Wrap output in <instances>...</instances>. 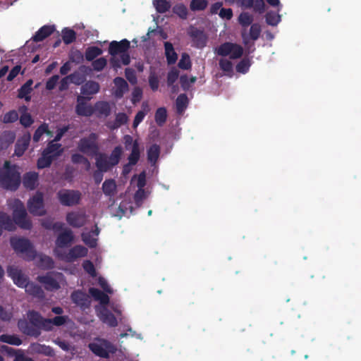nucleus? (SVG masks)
Instances as JSON below:
<instances>
[{
    "label": "nucleus",
    "instance_id": "obj_30",
    "mask_svg": "<svg viewBox=\"0 0 361 361\" xmlns=\"http://www.w3.org/2000/svg\"><path fill=\"white\" fill-rule=\"evenodd\" d=\"M36 259L37 265L43 269H50L54 267V261L47 255L39 254L35 255L34 259Z\"/></svg>",
    "mask_w": 361,
    "mask_h": 361
},
{
    "label": "nucleus",
    "instance_id": "obj_20",
    "mask_svg": "<svg viewBox=\"0 0 361 361\" xmlns=\"http://www.w3.org/2000/svg\"><path fill=\"white\" fill-rule=\"evenodd\" d=\"M188 33L192 39L195 47L197 48H202L206 45L207 37L202 30L191 26L188 29Z\"/></svg>",
    "mask_w": 361,
    "mask_h": 361
},
{
    "label": "nucleus",
    "instance_id": "obj_8",
    "mask_svg": "<svg viewBox=\"0 0 361 361\" xmlns=\"http://www.w3.org/2000/svg\"><path fill=\"white\" fill-rule=\"evenodd\" d=\"M8 205L13 210L15 224L23 229H30L32 224L27 218V212L23 203L14 199L8 200Z\"/></svg>",
    "mask_w": 361,
    "mask_h": 361
},
{
    "label": "nucleus",
    "instance_id": "obj_22",
    "mask_svg": "<svg viewBox=\"0 0 361 361\" xmlns=\"http://www.w3.org/2000/svg\"><path fill=\"white\" fill-rule=\"evenodd\" d=\"M28 351L31 354H42L50 357L54 355V350L51 347L38 343H32L29 346Z\"/></svg>",
    "mask_w": 361,
    "mask_h": 361
},
{
    "label": "nucleus",
    "instance_id": "obj_43",
    "mask_svg": "<svg viewBox=\"0 0 361 361\" xmlns=\"http://www.w3.org/2000/svg\"><path fill=\"white\" fill-rule=\"evenodd\" d=\"M102 50L97 47H88L85 54V56L87 61H93L96 57L100 56L102 54Z\"/></svg>",
    "mask_w": 361,
    "mask_h": 361
},
{
    "label": "nucleus",
    "instance_id": "obj_23",
    "mask_svg": "<svg viewBox=\"0 0 361 361\" xmlns=\"http://www.w3.org/2000/svg\"><path fill=\"white\" fill-rule=\"evenodd\" d=\"M30 141V135L24 134L19 138L16 144L14 155L21 157L27 149Z\"/></svg>",
    "mask_w": 361,
    "mask_h": 361
},
{
    "label": "nucleus",
    "instance_id": "obj_25",
    "mask_svg": "<svg viewBox=\"0 0 361 361\" xmlns=\"http://www.w3.org/2000/svg\"><path fill=\"white\" fill-rule=\"evenodd\" d=\"M99 233V230L97 227L91 232H83L82 233V241L90 247H95L97 246Z\"/></svg>",
    "mask_w": 361,
    "mask_h": 361
},
{
    "label": "nucleus",
    "instance_id": "obj_47",
    "mask_svg": "<svg viewBox=\"0 0 361 361\" xmlns=\"http://www.w3.org/2000/svg\"><path fill=\"white\" fill-rule=\"evenodd\" d=\"M167 111L164 107L157 109L155 112L154 118L155 121L159 126H162L166 121Z\"/></svg>",
    "mask_w": 361,
    "mask_h": 361
},
{
    "label": "nucleus",
    "instance_id": "obj_61",
    "mask_svg": "<svg viewBox=\"0 0 361 361\" xmlns=\"http://www.w3.org/2000/svg\"><path fill=\"white\" fill-rule=\"evenodd\" d=\"M69 78L71 83L75 85H80L85 80V76L79 72H75L71 75H69Z\"/></svg>",
    "mask_w": 361,
    "mask_h": 361
},
{
    "label": "nucleus",
    "instance_id": "obj_49",
    "mask_svg": "<svg viewBox=\"0 0 361 361\" xmlns=\"http://www.w3.org/2000/svg\"><path fill=\"white\" fill-rule=\"evenodd\" d=\"M153 4L159 13H165L170 7V2L166 0H154Z\"/></svg>",
    "mask_w": 361,
    "mask_h": 361
},
{
    "label": "nucleus",
    "instance_id": "obj_59",
    "mask_svg": "<svg viewBox=\"0 0 361 361\" xmlns=\"http://www.w3.org/2000/svg\"><path fill=\"white\" fill-rule=\"evenodd\" d=\"M82 267H83L84 270L87 273H88L92 277L93 279L96 276H98L96 273V270H95L93 263L92 262H90V260L84 261V262L82 264Z\"/></svg>",
    "mask_w": 361,
    "mask_h": 361
},
{
    "label": "nucleus",
    "instance_id": "obj_28",
    "mask_svg": "<svg viewBox=\"0 0 361 361\" xmlns=\"http://www.w3.org/2000/svg\"><path fill=\"white\" fill-rule=\"evenodd\" d=\"M261 33V27L257 23H254L251 25V27L250 28V32L248 35H246L245 32H243V42L245 44H247L249 43V40L251 39L252 41H255L259 37V35Z\"/></svg>",
    "mask_w": 361,
    "mask_h": 361
},
{
    "label": "nucleus",
    "instance_id": "obj_24",
    "mask_svg": "<svg viewBox=\"0 0 361 361\" xmlns=\"http://www.w3.org/2000/svg\"><path fill=\"white\" fill-rule=\"evenodd\" d=\"M56 27L54 25H45L36 32L35 35L32 37V39L35 42H41L46 37L51 35Z\"/></svg>",
    "mask_w": 361,
    "mask_h": 361
},
{
    "label": "nucleus",
    "instance_id": "obj_41",
    "mask_svg": "<svg viewBox=\"0 0 361 361\" xmlns=\"http://www.w3.org/2000/svg\"><path fill=\"white\" fill-rule=\"evenodd\" d=\"M15 140V134L13 132H5L0 137V149L8 147Z\"/></svg>",
    "mask_w": 361,
    "mask_h": 361
},
{
    "label": "nucleus",
    "instance_id": "obj_57",
    "mask_svg": "<svg viewBox=\"0 0 361 361\" xmlns=\"http://www.w3.org/2000/svg\"><path fill=\"white\" fill-rule=\"evenodd\" d=\"M178 66L181 69L188 70L191 67V61L189 55L186 53H183L181 55V58L178 62Z\"/></svg>",
    "mask_w": 361,
    "mask_h": 361
},
{
    "label": "nucleus",
    "instance_id": "obj_17",
    "mask_svg": "<svg viewBox=\"0 0 361 361\" xmlns=\"http://www.w3.org/2000/svg\"><path fill=\"white\" fill-rule=\"evenodd\" d=\"M123 184V183H121L120 181L117 183L113 178L106 179L102 187L103 193L109 198L114 197Z\"/></svg>",
    "mask_w": 361,
    "mask_h": 361
},
{
    "label": "nucleus",
    "instance_id": "obj_38",
    "mask_svg": "<svg viewBox=\"0 0 361 361\" xmlns=\"http://www.w3.org/2000/svg\"><path fill=\"white\" fill-rule=\"evenodd\" d=\"M251 65L252 60L249 58H244L236 64L235 70L239 73L245 74L249 71Z\"/></svg>",
    "mask_w": 361,
    "mask_h": 361
},
{
    "label": "nucleus",
    "instance_id": "obj_21",
    "mask_svg": "<svg viewBox=\"0 0 361 361\" xmlns=\"http://www.w3.org/2000/svg\"><path fill=\"white\" fill-rule=\"evenodd\" d=\"M71 299L75 304L83 310L89 308L91 304L89 295L80 290L73 292L71 295Z\"/></svg>",
    "mask_w": 361,
    "mask_h": 361
},
{
    "label": "nucleus",
    "instance_id": "obj_6",
    "mask_svg": "<svg viewBox=\"0 0 361 361\" xmlns=\"http://www.w3.org/2000/svg\"><path fill=\"white\" fill-rule=\"evenodd\" d=\"M20 183L19 169L16 165H11L6 161L0 170V185L7 190H16Z\"/></svg>",
    "mask_w": 361,
    "mask_h": 361
},
{
    "label": "nucleus",
    "instance_id": "obj_50",
    "mask_svg": "<svg viewBox=\"0 0 361 361\" xmlns=\"http://www.w3.org/2000/svg\"><path fill=\"white\" fill-rule=\"evenodd\" d=\"M188 104V98L185 94H180L178 97L176 102L177 112L181 114L186 109Z\"/></svg>",
    "mask_w": 361,
    "mask_h": 361
},
{
    "label": "nucleus",
    "instance_id": "obj_46",
    "mask_svg": "<svg viewBox=\"0 0 361 361\" xmlns=\"http://www.w3.org/2000/svg\"><path fill=\"white\" fill-rule=\"evenodd\" d=\"M128 121V116L124 113H118L116 116L115 122L113 124H109L111 129H116L121 126L126 124Z\"/></svg>",
    "mask_w": 361,
    "mask_h": 361
},
{
    "label": "nucleus",
    "instance_id": "obj_36",
    "mask_svg": "<svg viewBox=\"0 0 361 361\" xmlns=\"http://www.w3.org/2000/svg\"><path fill=\"white\" fill-rule=\"evenodd\" d=\"M281 11H269L267 13L265 19L266 23L271 26H276L281 21V16L279 14Z\"/></svg>",
    "mask_w": 361,
    "mask_h": 361
},
{
    "label": "nucleus",
    "instance_id": "obj_5",
    "mask_svg": "<svg viewBox=\"0 0 361 361\" xmlns=\"http://www.w3.org/2000/svg\"><path fill=\"white\" fill-rule=\"evenodd\" d=\"M7 273L8 276L13 279V283L20 288H24L27 293L37 298H44V293L42 288L32 282H29L27 277L18 267H8Z\"/></svg>",
    "mask_w": 361,
    "mask_h": 361
},
{
    "label": "nucleus",
    "instance_id": "obj_58",
    "mask_svg": "<svg viewBox=\"0 0 361 361\" xmlns=\"http://www.w3.org/2000/svg\"><path fill=\"white\" fill-rule=\"evenodd\" d=\"M107 64V60L104 57H100L92 61V66L94 71H102Z\"/></svg>",
    "mask_w": 361,
    "mask_h": 361
},
{
    "label": "nucleus",
    "instance_id": "obj_53",
    "mask_svg": "<svg viewBox=\"0 0 361 361\" xmlns=\"http://www.w3.org/2000/svg\"><path fill=\"white\" fill-rule=\"evenodd\" d=\"M127 336H131L133 338H135L136 339L142 341L143 339V336L141 333L137 332L136 331H134L130 326H127L126 331L121 333L119 335V337L121 338H126Z\"/></svg>",
    "mask_w": 361,
    "mask_h": 361
},
{
    "label": "nucleus",
    "instance_id": "obj_31",
    "mask_svg": "<svg viewBox=\"0 0 361 361\" xmlns=\"http://www.w3.org/2000/svg\"><path fill=\"white\" fill-rule=\"evenodd\" d=\"M75 111L80 116H89L93 114L94 109L92 106L83 102L81 97H78Z\"/></svg>",
    "mask_w": 361,
    "mask_h": 361
},
{
    "label": "nucleus",
    "instance_id": "obj_44",
    "mask_svg": "<svg viewBox=\"0 0 361 361\" xmlns=\"http://www.w3.org/2000/svg\"><path fill=\"white\" fill-rule=\"evenodd\" d=\"M0 341L13 345H20L22 343L21 339L16 335L3 334L0 336Z\"/></svg>",
    "mask_w": 361,
    "mask_h": 361
},
{
    "label": "nucleus",
    "instance_id": "obj_26",
    "mask_svg": "<svg viewBox=\"0 0 361 361\" xmlns=\"http://www.w3.org/2000/svg\"><path fill=\"white\" fill-rule=\"evenodd\" d=\"M100 86L98 82L88 81L81 87V94L86 97L90 98L91 95L97 94L99 91Z\"/></svg>",
    "mask_w": 361,
    "mask_h": 361
},
{
    "label": "nucleus",
    "instance_id": "obj_40",
    "mask_svg": "<svg viewBox=\"0 0 361 361\" xmlns=\"http://www.w3.org/2000/svg\"><path fill=\"white\" fill-rule=\"evenodd\" d=\"M61 35L63 41L66 44H69L73 42L76 38V35L74 30L68 27H65L62 30Z\"/></svg>",
    "mask_w": 361,
    "mask_h": 361
},
{
    "label": "nucleus",
    "instance_id": "obj_9",
    "mask_svg": "<svg viewBox=\"0 0 361 361\" xmlns=\"http://www.w3.org/2000/svg\"><path fill=\"white\" fill-rule=\"evenodd\" d=\"M37 281L47 290L54 291L66 286L64 276L59 272H49L43 276H37Z\"/></svg>",
    "mask_w": 361,
    "mask_h": 361
},
{
    "label": "nucleus",
    "instance_id": "obj_3",
    "mask_svg": "<svg viewBox=\"0 0 361 361\" xmlns=\"http://www.w3.org/2000/svg\"><path fill=\"white\" fill-rule=\"evenodd\" d=\"M215 53L221 56L219 64L224 75L231 78L234 72L233 64L230 59L240 58L243 54V47L237 44L225 42L215 49Z\"/></svg>",
    "mask_w": 361,
    "mask_h": 361
},
{
    "label": "nucleus",
    "instance_id": "obj_11",
    "mask_svg": "<svg viewBox=\"0 0 361 361\" xmlns=\"http://www.w3.org/2000/svg\"><path fill=\"white\" fill-rule=\"evenodd\" d=\"M11 245L13 250L17 253L21 254L25 259H34L36 251L29 240L13 237L11 239Z\"/></svg>",
    "mask_w": 361,
    "mask_h": 361
},
{
    "label": "nucleus",
    "instance_id": "obj_35",
    "mask_svg": "<svg viewBox=\"0 0 361 361\" xmlns=\"http://www.w3.org/2000/svg\"><path fill=\"white\" fill-rule=\"evenodd\" d=\"M27 317L33 326L44 329V322L46 319H44L38 312L30 311L27 313Z\"/></svg>",
    "mask_w": 361,
    "mask_h": 361
},
{
    "label": "nucleus",
    "instance_id": "obj_12",
    "mask_svg": "<svg viewBox=\"0 0 361 361\" xmlns=\"http://www.w3.org/2000/svg\"><path fill=\"white\" fill-rule=\"evenodd\" d=\"M97 135L91 133L87 137L82 138L78 143V149L88 156H95L99 151Z\"/></svg>",
    "mask_w": 361,
    "mask_h": 361
},
{
    "label": "nucleus",
    "instance_id": "obj_64",
    "mask_svg": "<svg viewBox=\"0 0 361 361\" xmlns=\"http://www.w3.org/2000/svg\"><path fill=\"white\" fill-rule=\"evenodd\" d=\"M19 329L27 335L32 334V329L30 327L28 323L25 320H19L18 323Z\"/></svg>",
    "mask_w": 361,
    "mask_h": 361
},
{
    "label": "nucleus",
    "instance_id": "obj_19",
    "mask_svg": "<svg viewBox=\"0 0 361 361\" xmlns=\"http://www.w3.org/2000/svg\"><path fill=\"white\" fill-rule=\"evenodd\" d=\"M66 221L73 227H81L87 222V216L82 211L72 212L67 214Z\"/></svg>",
    "mask_w": 361,
    "mask_h": 361
},
{
    "label": "nucleus",
    "instance_id": "obj_32",
    "mask_svg": "<svg viewBox=\"0 0 361 361\" xmlns=\"http://www.w3.org/2000/svg\"><path fill=\"white\" fill-rule=\"evenodd\" d=\"M38 174L36 172L27 173L23 178V185L29 190H33L37 185Z\"/></svg>",
    "mask_w": 361,
    "mask_h": 361
},
{
    "label": "nucleus",
    "instance_id": "obj_62",
    "mask_svg": "<svg viewBox=\"0 0 361 361\" xmlns=\"http://www.w3.org/2000/svg\"><path fill=\"white\" fill-rule=\"evenodd\" d=\"M159 78L155 73L151 72L149 76V84L153 91H156L159 88Z\"/></svg>",
    "mask_w": 361,
    "mask_h": 361
},
{
    "label": "nucleus",
    "instance_id": "obj_15",
    "mask_svg": "<svg viewBox=\"0 0 361 361\" xmlns=\"http://www.w3.org/2000/svg\"><path fill=\"white\" fill-rule=\"evenodd\" d=\"M73 233L70 229H65L59 235L54 251L57 257H59L63 253L61 250L62 248L70 245L73 242Z\"/></svg>",
    "mask_w": 361,
    "mask_h": 361
},
{
    "label": "nucleus",
    "instance_id": "obj_4",
    "mask_svg": "<svg viewBox=\"0 0 361 361\" xmlns=\"http://www.w3.org/2000/svg\"><path fill=\"white\" fill-rule=\"evenodd\" d=\"M130 42L124 39L120 42L112 41L109 44V53L111 56L110 62L114 69L120 68L122 65H128L130 58L128 53Z\"/></svg>",
    "mask_w": 361,
    "mask_h": 361
},
{
    "label": "nucleus",
    "instance_id": "obj_42",
    "mask_svg": "<svg viewBox=\"0 0 361 361\" xmlns=\"http://www.w3.org/2000/svg\"><path fill=\"white\" fill-rule=\"evenodd\" d=\"M32 80H27L20 89L18 97L20 98H24L26 101L30 100V97L29 96L32 90Z\"/></svg>",
    "mask_w": 361,
    "mask_h": 361
},
{
    "label": "nucleus",
    "instance_id": "obj_7",
    "mask_svg": "<svg viewBox=\"0 0 361 361\" xmlns=\"http://www.w3.org/2000/svg\"><path fill=\"white\" fill-rule=\"evenodd\" d=\"M123 154V149L121 146L114 147L110 155L104 153H98L95 155V164L98 171L106 172L117 165Z\"/></svg>",
    "mask_w": 361,
    "mask_h": 361
},
{
    "label": "nucleus",
    "instance_id": "obj_54",
    "mask_svg": "<svg viewBox=\"0 0 361 361\" xmlns=\"http://www.w3.org/2000/svg\"><path fill=\"white\" fill-rule=\"evenodd\" d=\"M44 134H49V131L48 130V126L46 123L42 124L36 130L33 136V140L36 142H39Z\"/></svg>",
    "mask_w": 361,
    "mask_h": 361
},
{
    "label": "nucleus",
    "instance_id": "obj_48",
    "mask_svg": "<svg viewBox=\"0 0 361 361\" xmlns=\"http://www.w3.org/2000/svg\"><path fill=\"white\" fill-rule=\"evenodd\" d=\"M253 21V16L248 12H243L238 16V23L240 25L246 27L252 24Z\"/></svg>",
    "mask_w": 361,
    "mask_h": 361
},
{
    "label": "nucleus",
    "instance_id": "obj_60",
    "mask_svg": "<svg viewBox=\"0 0 361 361\" xmlns=\"http://www.w3.org/2000/svg\"><path fill=\"white\" fill-rule=\"evenodd\" d=\"M207 6L206 0H192L190 3V8L192 11L204 10Z\"/></svg>",
    "mask_w": 361,
    "mask_h": 361
},
{
    "label": "nucleus",
    "instance_id": "obj_33",
    "mask_svg": "<svg viewBox=\"0 0 361 361\" xmlns=\"http://www.w3.org/2000/svg\"><path fill=\"white\" fill-rule=\"evenodd\" d=\"M47 152V154L52 159L59 157L63 152L61 145L50 142L47 147L44 150Z\"/></svg>",
    "mask_w": 361,
    "mask_h": 361
},
{
    "label": "nucleus",
    "instance_id": "obj_10",
    "mask_svg": "<svg viewBox=\"0 0 361 361\" xmlns=\"http://www.w3.org/2000/svg\"><path fill=\"white\" fill-rule=\"evenodd\" d=\"M91 351L96 355L107 358L117 351L116 346L104 338H96L89 344Z\"/></svg>",
    "mask_w": 361,
    "mask_h": 361
},
{
    "label": "nucleus",
    "instance_id": "obj_45",
    "mask_svg": "<svg viewBox=\"0 0 361 361\" xmlns=\"http://www.w3.org/2000/svg\"><path fill=\"white\" fill-rule=\"evenodd\" d=\"M140 150L138 142L134 143V147L131 149V153L130 154L128 159L130 164H136L140 159Z\"/></svg>",
    "mask_w": 361,
    "mask_h": 361
},
{
    "label": "nucleus",
    "instance_id": "obj_63",
    "mask_svg": "<svg viewBox=\"0 0 361 361\" xmlns=\"http://www.w3.org/2000/svg\"><path fill=\"white\" fill-rule=\"evenodd\" d=\"M180 80L183 88L188 90L195 82L196 78L195 77L188 78L187 75H182Z\"/></svg>",
    "mask_w": 361,
    "mask_h": 361
},
{
    "label": "nucleus",
    "instance_id": "obj_18",
    "mask_svg": "<svg viewBox=\"0 0 361 361\" xmlns=\"http://www.w3.org/2000/svg\"><path fill=\"white\" fill-rule=\"evenodd\" d=\"M113 82L112 94L117 99L122 98L129 90L128 82L121 77L115 78Z\"/></svg>",
    "mask_w": 361,
    "mask_h": 361
},
{
    "label": "nucleus",
    "instance_id": "obj_56",
    "mask_svg": "<svg viewBox=\"0 0 361 361\" xmlns=\"http://www.w3.org/2000/svg\"><path fill=\"white\" fill-rule=\"evenodd\" d=\"M173 11L180 18L185 19L187 18L188 9L186 6L182 4H178L174 6V7L173 8Z\"/></svg>",
    "mask_w": 361,
    "mask_h": 361
},
{
    "label": "nucleus",
    "instance_id": "obj_52",
    "mask_svg": "<svg viewBox=\"0 0 361 361\" xmlns=\"http://www.w3.org/2000/svg\"><path fill=\"white\" fill-rule=\"evenodd\" d=\"M52 159L47 154L45 151H43L41 157L37 161V167L39 169H44L48 167Z\"/></svg>",
    "mask_w": 361,
    "mask_h": 361
},
{
    "label": "nucleus",
    "instance_id": "obj_51",
    "mask_svg": "<svg viewBox=\"0 0 361 361\" xmlns=\"http://www.w3.org/2000/svg\"><path fill=\"white\" fill-rule=\"evenodd\" d=\"M95 110L101 115L108 116L110 113V105L106 102H99L95 104Z\"/></svg>",
    "mask_w": 361,
    "mask_h": 361
},
{
    "label": "nucleus",
    "instance_id": "obj_29",
    "mask_svg": "<svg viewBox=\"0 0 361 361\" xmlns=\"http://www.w3.org/2000/svg\"><path fill=\"white\" fill-rule=\"evenodd\" d=\"M68 317L67 316H56L54 319H47L44 322V329L46 331H50L52 329L53 326H61L64 324Z\"/></svg>",
    "mask_w": 361,
    "mask_h": 361
},
{
    "label": "nucleus",
    "instance_id": "obj_27",
    "mask_svg": "<svg viewBox=\"0 0 361 361\" xmlns=\"http://www.w3.org/2000/svg\"><path fill=\"white\" fill-rule=\"evenodd\" d=\"M93 280L94 281L92 282V284L99 286L103 290L102 293L104 294L108 295L109 294L112 295L114 293V290L104 277L97 276ZM100 291L102 292V290Z\"/></svg>",
    "mask_w": 361,
    "mask_h": 361
},
{
    "label": "nucleus",
    "instance_id": "obj_13",
    "mask_svg": "<svg viewBox=\"0 0 361 361\" xmlns=\"http://www.w3.org/2000/svg\"><path fill=\"white\" fill-rule=\"evenodd\" d=\"M59 202L64 206H73L79 203L81 193L76 190H61L57 194Z\"/></svg>",
    "mask_w": 361,
    "mask_h": 361
},
{
    "label": "nucleus",
    "instance_id": "obj_55",
    "mask_svg": "<svg viewBox=\"0 0 361 361\" xmlns=\"http://www.w3.org/2000/svg\"><path fill=\"white\" fill-rule=\"evenodd\" d=\"M72 161L75 164H82L86 170L90 168V161L82 155L80 154H74L72 155Z\"/></svg>",
    "mask_w": 361,
    "mask_h": 361
},
{
    "label": "nucleus",
    "instance_id": "obj_39",
    "mask_svg": "<svg viewBox=\"0 0 361 361\" xmlns=\"http://www.w3.org/2000/svg\"><path fill=\"white\" fill-rule=\"evenodd\" d=\"M142 110L137 112L135 115V119L133 121V127L136 128L139 124L143 121L146 114L149 111V106L147 103H142Z\"/></svg>",
    "mask_w": 361,
    "mask_h": 361
},
{
    "label": "nucleus",
    "instance_id": "obj_14",
    "mask_svg": "<svg viewBox=\"0 0 361 361\" xmlns=\"http://www.w3.org/2000/svg\"><path fill=\"white\" fill-rule=\"evenodd\" d=\"M27 207L31 214L35 216H43L46 214L43 202V195L37 192L27 202Z\"/></svg>",
    "mask_w": 361,
    "mask_h": 361
},
{
    "label": "nucleus",
    "instance_id": "obj_16",
    "mask_svg": "<svg viewBox=\"0 0 361 361\" xmlns=\"http://www.w3.org/2000/svg\"><path fill=\"white\" fill-rule=\"evenodd\" d=\"M87 249L82 245H75L68 252H63L59 258L66 262H73L78 258L85 257Z\"/></svg>",
    "mask_w": 361,
    "mask_h": 361
},
{
    "label": "nucleus",
    "instance_id": "obj_34",
    "mask_svg": "<svg viewBox=\"0 0 361 361\" xmlns=\"http://www.w3.org/2000/svg\"><path fill=\"white\" fill-rule=\"evenodd\" d=\"M164 49H165V55H166L168 63H169V64L175 63L177 61L178 55L175 51L173 44L171 42H164Z\"/></svg>",
    "mask_w": 361,
    "mask_h": 361
},
{
    "label": "nucleus",
    "instance_id": "obj_1",
    "mask_svg": "<svg viewBox=\"0 0 361 361\" xmlns=\"http://www.w3.org/2000/svg\"><path fill=\"white\" fill-rule=\"evenodd\" d=\"M146 183L145 172L135 176L131 180L130 186L126 193L121 197V200L118 206L112 205L110 208L113 216L121 218L129 216L142 204L147 194L144 190Z\"/></svg>",
    "mask_w": 361,
    "mask_h": 361
},
{
    "label": "nucleus",
    "instance_id": "obj_37",
    "mask_svg": "<svg viewBox=\"0 0 361 361\" xmlns=\"http://www.w3.org/2000/svg\"><path fill=\"white\" fill-rule=\"evenodd\" d=\"M160 154V148L157 145H152L147 150V159L151 164H154Z\"/></svg>",
    "mask_w": 361,
    "mask_h": 361
},
{
    "label": "nucleus",
    "instance_id": "obj_2",
    "mask_svg": "<svg viewBox=\"0 0 361 361\" xmlns=\"http://www.w3.org/2000/svg\"><path fill=\"white\" fill-rule=\"evenodd\" d=\"M89 293L99 302V305L95 306V312L99 320L109 327L117 326L119 321L122 320L123 306L119 302H110L109 295L94 287L90 288Z\"/></svg>",
    "mask_w": 361,
    "mask_h": 361
}]
</instances>
